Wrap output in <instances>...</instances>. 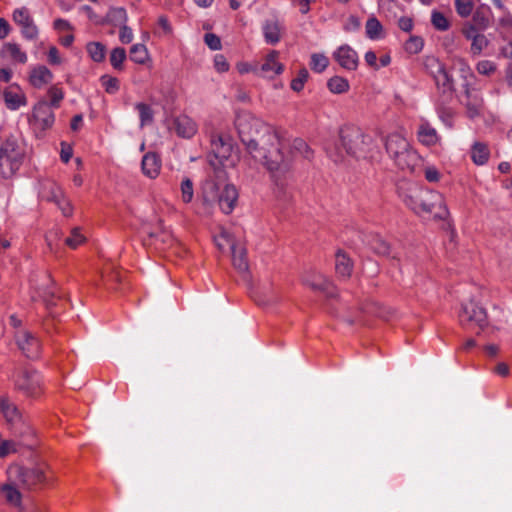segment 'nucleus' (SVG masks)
<instances>
[{
  "mask_svg": "<svg viewBox=\"0 0 512 512\" xmlns=\"http://www.w3.org/2000/svg\"><path fill=\"white\" fill-rule=\"evenodd\" d=\"M309 72L303 67L299 70L298 75L291 81L290 87L295 92H300L304 88L305 82L308 80Z\"/></svg>",
  "mask_w": 512,
  "mask_h": 512,
  "instance_id": "nucleus-48",
  "label": "nucleus"
},
{
  "mask_svg": "<svg viewBox=\"0 0 512 512\" xmlns=\"http://www.w3.org/2000/svg\"><path fill=\"white\" fill-rule=\"evenodd\" d=\"M431 23L435 29L439 31H446L450 27V23L445 15L439 11H433L431 15Z\"/></svg>",
  "mask_w": 512,
  "mask_h": 512,
  "instance_id": "nucleus-46",
  "label": "nucleus"
},
{
  "mask_svg": "<svg viewBox=\"0 0 512 512\" xmlns=\"http://www.w3.org/2000/svg\"><path fill=\"white\" fill-rule=\"evenodd\" d=\"M141 168L144 175L154 179L156 178L161 169V160L154 152H148L142 158Z\"/></svg>",
  "mask_w": 512,
  "mask_h": 512,
  "instance_id": "nucleus-21",
  "label": "nucleus"
},
{
  "mask_svg": "<svg viewBox=\"0 0 512 512\" xmlns=\"http://www.w3.org/2000/svg\"><path fill=\"white\" fill-rule=\"evenodd\" d=\"M467 72H468V75L462 76V78L464 80L462 87H463L465 96L477 91V89L473 86V83L471 82V79L475 78L474 74L469 69Z\"/></svg>",
  "mask_w": 512,
  "mask_h": 512,
  "instance_id": "nucleus-60",
  "label": "nucleus"
},
{
  "mask_svg": "<svg viewBox=\"0 0 512 512\" xmlns=\"http://www.w3.org/2000/svg\"><path fill=\"white\" fill-rule=\"evenodd\" d=\"M148 59V50L143 44H134L130 49V60L137 64H144Z\"/></svg>",
  "mask_w": 512,
  "mask_h": 512,
  "instance_id": "nucleus-42",
  "label": "nucleus"
},
{
  "mask_svg": "<svg viewBox=\"0 0 512 512\" xmlns=\"http://www.w3.org/2000/svg\"><path fill=\"white\" fill-rule=\"evenodd\" d=\"M462 103L466 108L468 118L475 119L481 116L484 108V100L478 90L465 96V101Z\"/></svg>",
  "mask_w": 512,
  "mask_h": 512,
  "instance_id": "nucleus-20",
  "label": "nucleus"
},
{
  "mask_svg": "<svg viewBox=\"0 0 512 512\" xmlns=\"http://www.w3.org/2000/svg\"><path fill=\"white\" fill-rule=\"evenodd\" d=\"M135 108L139 112L140 126L141 127L149 125V124H151L153 122V120H154V112H153L152 108L148 104L140 102V103L136 104Z\"/></svg>",
  "mask_w": 512,
  "mask_h": 512,
  "instance_id": "nucleus-41",
  "label": "nucleus"
},
{
  "mask_svg": "<svg viewBox=\"0 0 512 512\" xmlns=\"http://www.w3.org/2000/svg\"><path fill=\"white\" fill-rule=\"evenodd\" d=\"M12 16L13 21L20 27L24 38L35 40L38 37V28L26 7L15 9Z\"/></svg>",
  "mask_w": 512,
  "mask_h": 512,
  "instance_id": "nucleus-10",
  "label": "nucleus"
},
{
  "mask_svg": "<svg viewBox=\"0 0 512 512\" xmlns=\"http://www.w3.org/2000/svg\"><path fill=\"white\" fill-rule=\"evenodd\" d=\"M85 240L84 236L80 233L79 228H74L71 231V235L65 239V243L71 247L76 248Z\"/></svg>",
  "mask_w": 512,
  "mask_h": 512,
  "instance_id": "nucleus-56",
  "label": "nucleus"
},
{
  "mask_svg": "<svg viewBox=\"0 0 512 512\" xmlns=\"http://www.w3.org/2000/svg\"><path fill=\"white\" fill-rule=\"evenodd\" d=\"M489 149L485 143L475 142L471 149V158L476 165H484L489 159Z\"/></svg>",
  "mask_w": 512,
  "mask_h": 512,
  "instance_id": "nucleus-35",
  "label": "nucleus"
},
{
  "mask_svg": "<svg viewBox=\"0 0 512 512\" xmlns=\"http://www.w3.org/2000/svg\"><path fill=\"white\" fill-rule=\"evenodd\" d=\"M214 66L218 72H226L229 69V63L222 54H217L214 58Z\"/></svg>",
  "mask_w": 512,
  "mask_h": 512,
  "instance_id": "nucleus-64",
  "label": "nucleus"
},
{
  "mask_svg": "<svg viewBox=\"0 0 512 512\" xmlns=\"http://www.w3.org/2000/svg\"><path fill=\"white\" fill-rule=\"evenodd\" d=\"M10 429L13 435L20 439L21 445L32 448L36 444L34 430L24 419L10 427Z\"/></svg>",
  "mask_w": 512,
  "mask_h": 512,
  "instance_id": "nucleus-16",
  "label": "nucleus"
},
{
  "mask_svg": "<svg viewBox=\"0 0 512 512\" xmlns=\"http://www.w3.org/2000/svg\"><path fill=\"white\" fill-rule=\"evenodd\" d=\"M459 322L466 329H478V335L488 325V316L484 307L470 300L462 304L459 312Z\"/></svg>",
  "mask_w": 512,
  "mask_h": 512,
  "instance_id": "nucleus-6",
  "label": "nucleus"
},
{
  "mask_svg": "<svg viewBox=\"0 0 512 512\" xmlns=\"http://www.w3.org/2000/svg\"><path fill=\"white\" fill-rule=\"evenodd\" d=\"M409 146V142L398 133L390 134L385 139L386 151L392 159L402 151L406 150Z\"/></svg>",
  "mask_w": 512,
  "mask_h": 512,
  "instance_id": "nucleus-22",
  "label": "nucleus"
},
{
  "mask_svg": "<svg viewBox=\"0 0 512 512\" xmlns=\"http://www.w3.org/2000/svg\"><path fill=\"white\" fill-rule=\"evenodd\" d=\"M233 266L242 274L249 273V263L247 260V252L245 248L237 247L236 244L231 245Z\"/></svg>",
  "mask_w": 512,
  "mask_h": 512,
  "instance_id": "nucleus-28",
  "label": "nucleus"
},
{
  "mask_svg": "<svg viewBox=\"0 0 512 512\" xmlns=\"http://www.w3.org/2000/svg\"><path fill=\"white\" fill-rule=\"evenodd\" d=\"M22 489L20 486L15 485L13 481L8 478V482L1 486V492L5 500L14 506H19L22 500Z\"/></svg>",
  "mask_w": 512,
  "mask_h": 512,
  "instance_id": "nucleus-29",
  "label": "nucleus"
},
{
  "mask_svg": "<svg viewBox=\"0 0 512 512\" xmlns=\"http://www.w3.org/2000/svg\"><path fill=\"white\" fill-rule=\"evenodd\" d=\"M48 94L50 96V103H48L50 105V107L58 108L60 105V102L64 98V93H63L62 89L58 88L57 86H52L48 90Z\"/></svg>",
  "mask_w": 512,
  "mask_h": 512,
  "instance_id": "nucleus-55",
  "label": "nucleus"
},
{
  "mask_svg": "<svg viewBox=\"0 0 512 512\" xmlns=\"http://www.w3.org/2000/svg\"><path fill=\"white\" fill-rule=\"evenodd\" d=\"M55 116L47 101H40L34 106L32 124L35 129L47 130L54 124Z\"/></svg>",
  "mask_w": 512,
  "mask_h": 512,
  "instance_id": "nucleus-11",
  "label": "nucleus"
},
{
  "mask_svg": "<svg viewBox=\"0 0 512 512\" xmlns=\"http://www.w3.org/2000/svg\"><path fill=\"white\" fill-rule=\"evenodd\" d=\"M87 52L95 62H102L106 56V47L100 42H90L87 44Z\"/></svg>",
  "mask_w": 512,
  "mask_h": 512,
  "instance_id": "nucleus-40",
  "label": "nucleus"
},
{
  "mask_svg": "<svg viewBox=\"0 0 512 512\" xmlns=\"http://www.w3.org/2000/svg\"><path fill=\"white\" fill-rule=\"evenodd\" d=\"M418 139L424 145L431 146L438 141V135L436 130L431 127L429 123H423L418 130Z\"/></svg>",
  "mask_w": 512,
  "mask_h": 512,
  "instance_id": "nucleus-34",
  "label": "nucleus"
},
{
  "mask_svg": "<svg viewBox=\"0 0 512 512\" xmlns=\"http://www.w3.org/2000/svg\"><path fill=\"white\" fill-rule=\"evenodd\" d=\"M476 69L479 74L489 76L495 72L496 65L492 61L482 60L477 63Z\"/></svg>",
  "mask_w": 512,
  "mask_h": 512,
  "instance_id": "nucleus-57",
  "label": "nucleus"
},
{
  "mask_svg": "<svg viewBox=\"0 0 512 512\" xmlns=\"http://www.w3.org/2000/svg\"><path fill=\"white\" fill-rule=\"evenodd\" d=\"M0 410L10 427L24 419L17 406L6 399L0 401Z\"/></svg>",
  "mask_w": 512,
  "mask_h": 512,
  "instance_id": "nucleus-26",
  "label": "nucleus"
},
{
  "mask_svg": "<svg viewBox=\"0 0 512 512\" xmlns=\"http://www.w3.org/2000/svg\"><path fill=\"white\" fill-rule=\"evenodd\" d=\"M425 67L434 79L437 88V98L452 100L455 92L454 79L445 65L434 57L427 58Z\"/></svg>",
  "mask_w": 512,
  "mask_h": 512,
  "instance_id": "nucleus-5",
  "label": "nucleus"
},
{
  "mask_svg": "<svg viewBox=\"0 0 512 512\" xmlns=\"http://www.w3.org/2000/svg\"><path fill=\"white\" fill-rule=\"evenodd\" d=\"M329 91L333 94H342L349 90V82L346 78L341 76H333L327 82Z\"/></svg>",
  "mask_w": 512,
  "mask_h": 512,
  "instance_id": "nucleus-38",
  "label": "nucleus"
},
{
  "mask_svg": "<svg viewBox=\"0 0 512 512\" xmlns=\"http://www.w3.org/2000/svg\"><path fill=\"white\" fill-rule=\"evenodd\" d=\"M148 235L158 249H165L171 246L174 241L171 233L163 229L161 222H159V231L149 232Z\"/></svg>",
  "mask_w": 512,
  "mask_h": 512,
  "instance_id": "nucleus-31",
  "label": "nucleus"
},
{
  "mask_svg": "<svg viewBox=\"0 0 512 512\" xmlns=\"http://www.w3.org/2000/svg\"><path fill=\"white\" fill-rule=\"evenodd\" d=\"M193 183L189 178H184L181 182V198L184 203H190L193 199Z\"/></svg>",
  "mask_w": 512,
  "mask_h": 512,
  "instance_id": "nucleus-52",
  "label": "nucleus"
},
{
  "mask_svg": "<svg viewBox=\"0 0 512 512\" xmlns=\"http://www.w3.org/2000/svg\"><path fill=\"white\" fill-rule=\"evenodd\" d=\"M235 125L247 151L270 172L277 196L286 198L285 187L291 175L292 159L284 156V145L277 130L250 114L237 116Z\"/></svg>",
  "mask_w": 512,
  "mask_h": 512,
  "instance_id": "nucleus-1",
  "label": "nucleus"
},
{
  "mask_svg": "<svg viewBox=\"0 0 512 512\" xmlns=\"http://www.w3.org/2000/svg\"><path fill=\"white\" fill-rule=\"evenodd\" d=\"M489 41L484 34H479L476 38L472 40L471 43V52L474 55H479L481 52L488 46Z\"/></svg>",
  "mask_w": 512,
  "mask_h": 512,
  "instance_id": "nucleus-53",
  "label": "nucleus"
},
{
  "mask_svg": "<svg viewBox=\"0 0 512 512\" xmlns=\"http://www.w3.org/2000/svg\"><path fill=\"white\" fill-rule=\"evenodd\" d=\"M329 65V59L324 54L314 53L311 55L310 67L314 72L321 73Z\"/></svg>",
  "mask_w": 512,
  "mask_h": 512,
  "instance_id": "nucleus-43",
  "label": "nucleus"
},
{
  "mask_svg": "<svg viewBox=\"0 0 512 512\" xmlns=\"http://www.w3.org/2000/svg\"><path fill=\"white\" fill-rule=\"evenodd\" d=\"M451 101L452 100L443 99L435 100L436 112L441 121L449 128L453 126V119L455 116V111L449 106Z\"/></svg>",
  "mask_w": 512,
  "mask_h": 512,
  "instance_id": "nucleus-27",
  "label": "nucleus"
},
{
  "mask_svg": "<svg viewBox=\"0 0 512 512\" xmlns=\"http://www.w3.org/2000/svg\"><path fill=\"white\" fill-rule=\"evenodd\" d=\"M40 196L43 200L54 202L60 205V200L63 197V192L60 186L53 181H46L42 184Z\"/></svg>",
  "mask_w": 512,
  "mask_h": 512,
  "instance_id": "nucleus-25",
  "label": "nucleus"
},
{
  "mask_svg": "<svg viewBox=\"0 0 512 512\" xmlns=\"http://www.w3.org/2000/svg\"><path fill=\"white\" fill-rule=\"evenodd\" d=\"M52 79V72L43 65L33 68L29 76V82L35 88L43 87L44 85L50 83Z\"/></svg>",
  "mask_w": 512,
  "mask_h": 512,
  "instance_id": "nucleus-24",
  "label": "nucleus"
},
{
  "mask_svg": "<svg viewBox=\"0 0 512 512\" xmlns=\"http://www.w3.org/2000/svg\"><path fill=\"white\" fill-rule=\"evenodd\" d=\"M214 241L220 250H223L226 245L231 247L232 244H235L227 232H222L219 236L215 237Z\"/></svg>",
  "mask_w": 512,
  "mask_h": 512,
  "instance_id": "nucleus-61",
  "label": "nucleus"
},
{
  "mask_svg": "<svg viewBox=\"0 0 512 512\" xmlns=\"http://www.w3.org/2000/svg\"><path fill=\"white\" fill-rule=\"evenodd\" d=\"M5 49L13 60L22 64L27 62V55L25 52L21 51L20 46L18 44L7 43L5 45Z\"/></svg>",
  "mask_w": 512,
  "mask_h": 512,
  "instance_id": "nucleus-45",
  "label": "nucleus"
},
{
  "mask_svg": "<svg viewBox=\"0 0 512 512\" xmlns=\"http://www.w3.org/2000/svg\"><path fill=\"white\" fill-rule=\"evenodd\" d=\"M479 31L481 30L471 22H466L462 27V34L471 41L480 34Z\"/></svg>",
  "mask_w": 512,
  "mask_h": 512,
  "instance_id": "nucleus-58",
  "label": "nucleus"
},
{
  "mask_svg": "<svg viewBox=\"0 0 512 512\" xmlns=\"http://www.w3.org/2000/svg\"><path fill=\"white\" fill-rule=\"evenodd\" d=\"M238 192L235 186L226 184L224 188L217 195V202L221 211L225 214H230L237 202Z\"/></svg>",
  "mask_w": 512,
  "mask_h": 512,
  "instance_id": "nucleus-15",
  "label": "nucleus"
},
{
  "mask_svg": "<svg viewBox=\"0 0 512 512\" xmlns=\"http://www.w3.org/2000/svg\"><path fill=\"white\" fill-rule=\"evenodd\" d=\"M126 57L125 49L122 47H116L110 53V63L114 69L121 70Z\"/></svg>",
  "mask_w": 512,
  "mask_h": 512,
  "instance_id": "nucleus-44",
  "label": "nucleus"
},
{
  "mask_svg": "<svg viewBox=\"0 0 512 512\" xmlns=\"http://www.w3.org/2000/svg\"><path fill=\"white\" fill-rule=\"evenodd\" d=\"M6 107L10 110H17L21 106H25L27 99L17 84L11 85L3 92Z\"/></svg>",
  "mask_w": 512,
  "mask_h": 512,
  "instance_id": "nucleus-17",
  "label": "nucleus"
},
{
  "mask_svg": "<svg viewBox=\"0 0 512 512\" xmlns=\"http://www.w3.org/2000/svg\"><path fill=\"white\" fill-rule=\"evenodd\" d=\"M279 53L276 50L271 51L265 59V62L261 65L260 70L264 75L271 76L282 73L284 67L282 64L277 62Z\"/></svg>",
  "mask_w": 512,
  "mask_h": 512,
  "instance_id": "nucleus-30",
  "label": "nucleus"
},
{
  "mask_svg": "<svg viewBox=\"0 0 512 512\" xmlns=\"http://www.w3.org/2000/svg\"><path fill=\"white\" fill-rule=\"evenodd\" d=\"M334 60L345 70L354 71L359 64L358 53L349 45L338 47L333 53Z\"/></svg>",
  "mask_w": 512,
  "mask_h": 512,
  "instance_id": "nucleus-13",
  "label": "nucleus"
},
{
  "mask_svg": "<svg viewBox=\"0 0 512 512\" xmlns=\"http://www.w3.org/2000/svg\"><path fill=\"white\" fill-rule=\"evenodd\" d=\"M490 12V8L480 7L476 9L473 14L472 22L476 25L481 31L486 30L490 25V19L488 13Z\"/></svg>",
  "mask_w": 512,
  "mask_h": 512,
  "instance_id": "nucleus-37",
  "label": "nucleus"
},
{
  "mask_svg": "<svg viewBox=\"0 0 512 512\" xmlns=\"http://www.w3.org/2000/svg\"><path fill=\"white\" fill-rule=\"evenodd\" d=\"M15 387L28 397H36L41 392V377L36 370L24 368L14 379Z\"/></svg>",
  "mask_w": 512,
  "mask_h": 512,
  "instance_id": "nucleus-8",
  "label": "nucleus"
},
{
  "mask_svg": "<svg viewBox=\"0 0 512 512\" xmlns=\"http://www.w3.org/2000/svg\"><path fill=\"white\" fill-rule=\"evenodd\" d=\"M473 8L474 3L472 0H455L456 12L462 18L470 16Z\"/></svg>",
  "mask_w": 512,
  "mask_h": 512,
  "instance_id": "nucleus-47",
  "label": "nucleus"
},
{
  "mask_svg": "<svg viewBox=\"0 0 512 512\" xmlns=\"http://www.w3.org/2000/svg\"><path fill=\"white\" fill-rule=\"evenodd\" d=\"M353 264L350 258L342 250L336 254L335 269L336 273L341 277H349L351 275Z\"/></svg>",
  "mask_w": 512,
  "mask_h": 512,
  "instance_id": "nucleus-32",
  "label": "nucleus"
},
{
  "mask_svg": "<svg viewBox=\"0 0 512 512\" xmlns=\"http://www.w3.org/2000/svg\"><path fill=\"white\" fill-rule=\"evenodd\" d=\"M397 167L403 171L413 172L419 162V155L409 146L393 158Z\"/></svg>",
  "mask_w": 512,
  "mask_h": 512,
  "instance_id": "nucleus-19",
  "label": "nucleus"
},
{
  "mask_svg": "<svg viewBox=\"0 0 512 512\" xmlns=\"http://www.w3.org/2000/svg\"><path fill=\"white\" fill-rule=\"evenodd\" d=\"M128 20L127 12L123 7L110 8L106 14L105 22L113 26L125 25Z\"/></svg>",
  "mask_w": 512,
  "mask_h": 512,
  "instance_id": "nucleus-33",
  "label": "nucleus"
},
{
  "mask_svg": "<svg viewBox=\"0 0 512 512\" xmlns=\"http://www.w3.org/2000/svg\"><path fill=\"white\" fill-rule=\"evenodd\" d=\"M402 197L405 205L417 215L433 214L435 219L444 220L449 214L443 196L436 191L412 188Z\"/></svg>",
  "mask_w": 512,
  "mask_h": 512,
  "instance_id": "nucleus-2",
  "label": "nucleus"
},
{
  "mask_svg": "<svg viewBox=\"0 0 512 512\" xmlns=\"http://www.w3.org/2000/svg\"><path fill=\"white\" fill-rule=\"evenodd\" d=\"M119 39L123 44H128L133 40L132 29L126 24L120 27Z\"/></svg>",
  "mask_w": 512,
  "mask_h": 512,
  "instance_id": "nucleus-63",
  "label": "nucleus"
},
{
  "mask_svg": "<svg viewBox=\"0 0 512 512\" xmlns=\"http://www.w3.org/2000/svg\"><path fill=\"white\" fill-rule=\"evenodd\" d=\"M365 29H366V36L369 39L376 40V39L381 38V36H382L383 26L380 23V21L374 16L368 18L366 25H365Z\"/></svg>",
  "mask_w": 512,
  "mask_h": 512,
  "instance_id": "nucleus-39",
  "label": "nucleus"
},
{
  "mask_svg": "<svg viewBox=\"0 0 512 512\" xmlns=\"http://www.w3.org/2000/svg\"><path fill=\"white\" fill-rule=\"evenodd\" d=\"M205 44L211 49V50H220L221 49V40L219 36H217L214 33H206L204 36Z\"/></svg>",
  "mask_w": 512,
  "mask_h": 512,
  "instance_id": "nucleus-59",
  "label": "nucleus"
},
{
  "mask_svg": "<svg viewBox=\"0 0 512 512\" xmlns=\"http://www.w3.org/2000/svg\"><path fill=\"white\" fill-rule=\"evenodd\" d=\"M42 297L47 308H51L52 306L56 305L55 300L57 297L54 289L47 287L43 291Z\"/></svg>",
  "mask_w": 512,
  "mask_h": 512,
  "instance_id": "nucleus-62",
  "label": "nucleus"
},
{
  "mask_svg": "<svg viewBox=\"0 0 512 512\" xmlns=\"http://www.w3.org/2000/svg\"><path fill=\"white\" fill-rule=\"evenodd\" d=\"M48 465L37 463L32 466L11 465L8 468V477L15 485L20 486L22 491H39L49 482Z\"/></svg>",
  "mask_w": 512,
  "mask_h": 512,
  "instance_id": "nucleus-4",
  "label": "nucleus"
},
{
  "mask_svg": "<svg viewBox=\"0 0 512 512\" xmlns=\"http://www.w3.org/2000/svg\"><path fill=\"white\" fill-rule=\"evenodd\" d=\"M363 243L367 245L375 254L379 256L390 255V244L377 233H367L363 235Z\"/></svg>",
  "mask_w": 512,
  "mask_h": 512,
  "instance_id": "nucleus-18",
  "label": "nucleus"
},
{
  "mask_svg": "<svg viewBox=\"0 0 512 512\" xmlns=\"http://www.w3.org/2000/svg\"><path fill=\"white\" fill-rule=\"evenodd\" d=\"M291 148L293 152L299 153L306 159H310L312 155L310 147L301 138L294 139Z\"/></svg>",
  "mask_w": 512,
  "mask_h": 512,
  "instance_id": "nucleus-49",
  "label": "nucleus"
},
{
  "mask_svg": "<svg viewBox=\"0 0 512 512\" xmlns=\"http://www.w3.org/2000/svg\"><path fill=\"white\" fill-rule=\"evenodd\" d=\"M18 451V443L14 440H1L0 439V457H6L11 453Z\"/></svg>",
  "mask_w": 512,
  "mask_h": 512,
  "instance_id": "nucleus-54",
  "label": "nucleus"
},
{
  "mask_svg": "<svg viewBox=\"0 0 512 512\" xmlns=\"http://www.w3.org/2000/svg\"><path fill=\"white\" fill-rule=\"evenodd\" d=\"M16 344L22 353L29 359H36L41 352L39 339L30 331L19 329L14 335Z\"/></svg>",
  "mask_w": 512,
  "mask_h": 512,
  "instance_id": "nucleus-9",
  "label": "nucleus"
},
{
  "mask_svg": "<svg viewBox=\"0 0 512 512\" xmlns=\"http://www.w3.org/2000/svg\"><path fill=\"white\" fill-rule=\"evenodd\" d=\"M100 81L105 91L109 94H115L119 90V80L116 77L103 75Z\"/></svg>",
  "mask_w": 512,
  "mask_h": 512,
  "instance_id": "nucleus-51",
  "label": "nucleus"
},
{
  "mask_svg": "<svg viewBox=\"0 0 512 512\" xmlns=\"http://www.w3.org/2000/svg\"><path fill=\"white\" fill-rule=\"evenodd\" d=\"M424 46V41L419 36H411L405 43V50L410 54L419 53Z\"/></svg>",
  "mask_w": 512,
  "mask_h": 512,
  "instance_id": "nucleus-50",
  "label": "nucleus"
},
{
  "mask_svg": "<svg viewBox=\"0 0 512 512\" xmlns=\"http://www.w3.org/2000/svg\"><path fill=\"white\" fill-rule=\"evenodd\" d=\"M360 310L386 320L392 314V311L389 308H386L375 301L366 302L360 307Z\"/></svg>",
  "mask_w": 512,
  "mask_h": 512,
  "instance_id": "nucleus-36",
  "label": "nucleus"
},
{
  "mask_svg": "<svg viewBox=\"0 0 512 512\" xmlns=\"http://www.w3.org/2000/svg\"><path fill=\"white\" fill-rule=\"evenodd\" d=\"M371 138L363 133V131L356 126L347 125L339 131V142L328 150L329 157L335 162L343 161L342 148L347 155L360 158L364 157L368 151Z\"/></svg>",
  "mask_w": 512,
  "mask_h": 512,
  "instance_id": "nucleus-3",
  "label": "nucleus"
},
{
  "mask_svg": "<svg viewBox=\"0 0 512 512\" xmlns=\"http://www.w3.org/2000/svg\"><path fill=\"white\" fill-rule=\"evenodd\" d=\"M174 128L177 135L182 138H191L197 131L196 123L186 115L174 119Z\"/></svg>",
  "mask_w": 512,
  "mask_h": 512,
  "instance_id": "nucleus-23",
  "label": "nucleus"
},
{
  "mask_svg": "<svg viewBox=\"0 0 512 512\" xmlns=\"http://www.w3.org/2000/svg\"><path fill=\"white\" fill-rule=\"evenodd\" d=\"M284 32V26L277 17L265 19L262 23L264 40L269 45L278 44Z\"/></svg>",
  "mask_w": 512,
  "mask_h": 512,
  "instance_id": "nucleus-14",
  "label": "nucleus"
},
{
  "mask_svg": "<svg viewBox=\"0 0 512 512\" xmlns=\"http://www.w3.org/2000/svg\"><path fill=\"white\" fill-rule=\"evenodd\" d=\"M22 154L13 138H7L0 146V174L4 177L14 174L20 167Z\"/></svg>",
  "mask_w": 512,
  "mask_h": 512,
  "instance_id": "nucleus-7",
  "label": "nucleus"
},
{
  "mask_svg": "<svg viewBox=\"0 0 512 512\" xmlns=\"http://www.w3.org/2000/svg\"><path fill=\"white\" fill-rule=\"evenodd\" d=\"M302 282L314 291H320L328 298L337 296V291L334 285L321 273H307L303 276Z\"/></svg>",
  "mask_w": 512,
  "mask_h": 512,
  "instance_id": "nucleus-12",
  "label": "nucleus"
}]
</instances>
